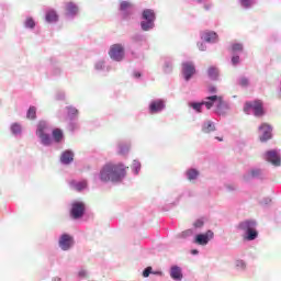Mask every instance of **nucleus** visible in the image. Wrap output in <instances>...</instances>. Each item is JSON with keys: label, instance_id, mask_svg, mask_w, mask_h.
<instances>
[{"label": "nucleus", "instance_id": "49", "mask_svg": "<svg viewBox=\"0 0 281 281\" xmlns=\"http://www.w3.org/2000/svg\"><path fill=\"white\" fill-rule=\"evenodd\" d=\"M271 203V198H263L260 201V205H269Z\"/></svg>", "mask_w": 281, "mask_h": 281}, {"label": "nucleus", "instance_id": "29", "mask_svg": "<svg viewBox=\"0 0 281 281\" xmlns=\"http://www.w3.org/2000/svg\"><path fill=\"white\" fill-rule=\"evenodd\" d=\"M46 23H56L58 22V13L54 10H48L45 15Z\"/></svg>", "mask_w": 281, "mask_h": 281}, {"label": "nucleus", "instance_id": "32", "mask_svg": "<svg viewBox=\"0 0 281 281\" xmlns=\"http://www.w3.org/2000/svg\"><path fill=\"white\" fill-rule=\"evenodd\" d=\"M218 69L216 68V66H211L207 69V76L210 78V80L216 81L218 80Z\"/></svg>", "mask_w": 281, "mask_h": 281}, {"label": "nucleus", "instance_id": "31", "mask_svg": "<svg viewBox=\"0 0 281 281\" xmlns=\"http://www.w3.org/2000/svg\"><path fill=\"white\" fill-rule=\"evenodd\" d=\"M94 69L95 71L99 72H104V71H109V67L106 66V61H104V59H100L94 64Z\"/></svg>", "mask_w": 281, "mask_h": 281}, {"label": "nucleus", "instance_id": "34", "mask_svg": "<svg viewBox=\"0 0 281 281\" xmlns=\"http://www.w3.org/2000/svg\"><path fill=\"white\" fill-rule=\"evenodd\" d=\"M131 170L132 173L137 177V175H139L140 170H142V162H139V160L134 159L132 165H131Z\"/></svg>", "mask_w": 281, "mask_h": 281}, {"label": "nucleus", "instance_id": "35", "mask_svg": "<svg viewBox=\"0 0 281 281\" xmlns=\"http://www.w3.org/2000/svg\"><path fill=\"white\" fill-rule=\"evenodd\" d=\"M239 5L243 10H251L256 5V0H239Z\"/></svg>", "mask_w": 281, "mask_h": 281}, {"label": "nucleus", "instance_id": "45", "mask_svg": "<svg viewBox=\"0 0 281 281\" xmlns=\"http://www.w3.org/2000/svg\"><path fill=\"white\" fill-rule=\"evenodd\" d=\"M132 57L134 60H144L145 56L144 53H137V52H132Z\"/></svg>", "mask_w": 281, "mask_h": 281}, {"label": "nucleus", "instance_id": "30", "mask_svg": "<svg viewBox=\"0 0 281 281\" xmlns=\"http://www.w3.org/2000/svg\"><path fill=\"white\" fill-rule=\"evenodd\" d=\"M146 41V37L142 33H135L131 36V42L134 43V45H142Z\"/></svg>", "mask_w": 281, "mask_h": 281}, {"label": "nucleus", "instance_id": "48", "mask_svg": "<svg viewBox=\"0 0 281 281\" xmlns=\"http://www.w3.org/2000/svg\"><path fill=\"white\" fill-rule=\"evenodd\" d=\"M198 48L200 49V52H205V49H207V45H205V43L200 42L198 43Z\"/></svg>", "mask_w": 281, "mask_h": 281}, {"label": "nucleus", "instance_id": "23", "mask_svg": "<svg viewBox=\"0 0 281 281\" xmlns=\"http://www.w3.org/2000/svg\"><path fill=\"white\" fill-rule=\"evenodd\" d=\"M9 131L13 137H21L23 135V125L19 122H13L10 124Z\"/></svg>", "mask_w": 281, "mask_h": 281}, {"label": "nucleus", "instance_id": "14", "mask_svg": "<svg viewBox=\"0 0 281 281\" xmlns=\"http://www.w3.org/2000/svg\"><path fill=\"white\" fill-rule=\"evenodd\" d=\"M246 183L254 181V179H265V170L258 167H252L243 176Z\"/></svg>", "mask_w": 281, "mask_h": 281}, {"label": "nucleus", "instance_id": "50", "mask_svg": "<svg viewBox=\"0 0 281 281\" xmlns=\"http://www.w3.org/2000/svg\"><path fill=\"white\" fill-rule=\"evenodd\" d=\"M78 276H79L80 278H87L88 272H87V270L81 269V270L78 272Z\"/></svg>", "mask_w": 281, "mask_h": 281}, {"label": "nucleus", "instance_id": "38", "mask_svg": "<svg viewBox=\"0 0 281 281\" xmlns=\"http://www.w3.org/2000/svg\"><path fill=\"white\" fill-rule=\"evenodd\" d=\"M244 46L241 43H233L232 44V54L240 55L243 54Z\"/></svg>", "mask_w": 281, "mask_h": 281}, {"label": "nucleus", "instance_id": "53", "mask_svg": "<svg viewBox=\"0 0 281 281\" xmlns=\"http://www.w3.org/2000/svg\"><path fill=\"white\" fill-rule=\"evenodd\" d=\"M53 76H60V68L59 67H55L53 69Z\"/></svg>", "mask_w": 281, "mask_h": 281}, {"label": "nucleus", "instance_id": "22", "mask_svg": "<svg viewBox=\"0 0 281 281\" xmlns=\"http://www.w3.org/2000/svg\"><path fill=\"white\" fill-rule=\"evenodd\" d=\"M201 131L205 134L214 133L216 131V123L212 120H204L201 124Z\"/></svg>", "mask_w": 281, "mask_h": 281}, {"label": "nucleus", "instance_id": "41", "mask_svg": "<svg viewBox=\"0 0 281 281\" xmlns=\"http://www.w3.org/2000/svg\"><path fill=\"white\" fill-rule=\"evenodd\" d=\"M27 120H36V106L31 105L26 112Z\"/></svg>", "mask_w": 281, "mask_h": 281}, {"label": "nucleus", "instance_id": "19", "mask_svg": "<svg viewBox=\"0 0 281 281\" xmlns=\"http://www.w3.org/2000/svg\"><path fill=\"white\" fill-rule=\"evenodd\" d=\"M171 280L181 281L183 280V269L177 265L171 266L169 270Z\"/></svg>", "mask_w": 281, "mask_h": 281}, {"label": "nucleus", "instance_id": "36", "mask_svg": "<svg viewBox=\"0 0 281 281\" xmlns=\"http://www.w3.org/2000/svg\"><path fill=\"white\" fill-rule=\"evenodd\" d=\"M194 234H195L194 228H189L178 234L177 238H182L183 240H188V238H192Z\"/></svg>", "mask_w": 281, "mask_h": 281}, {"label": "nucleus", "instance_id": "11", "mask_svg": "<svg viewBox=\"0 0 281 281\" xmlns=\"http://www.w3.org/2000/svg\"><path fill=\"white\" fill-rule=\"evenodd\" d=\"M262 158L268 164H271L274 168H280L281 166V150L280 149H269L263 155Z\"/></svg>", "mask_w": 281, "mask_h": 281}, {"label": "nucleus", "instance_id": "17", "mask_svg": "<svg viewBox=\"0 0 281 281\" xmlns=\"http://www.w3.org/2000/svg\"><path fill=\"white\" fill-rule=\"evenodd\" d=\"M199 177H201V171L194 167L188 168L184 171V179H187L189 183H196V181H199Z\"/></svg>", "mask_w": 281, "mask_h": 281}, {"label": "nucleus", "instance_id": "13", "mask_svg": "<svg viewBox=\"0 0 281 281\" xmlns=\"http://www.w3.org/2000/svg\"><path fill=\"white\" fill-rule=\"evenodd\" d=\"M196 74V66L193 61H183L182 63V78L186 82H190L194 75Z\"/></svg>", "mask_w": 281, "mask_h": 281}, {"label": "nucleus", "instance_id": "9", "mask_svg": "<svg viewBox=\"0 0 281 281\" xmlns=\"http://www.w3.org/2000/svg\"><path fill=\"white\" fill-rule=\"evenodd\" d=\"M147 111L149 115H159L166 111V99L155 98L148 103Z\"/></svg>", "mask_w": 281, "mask_h": 281}, {"label": "nucleus", "instance_id": "43", "mask_svg": "<svg viewBox=\"0 0 281 281\" xmlns=\"http://www.w3.org/2000/svg\"><path fill=\"white\" fill-rule=\"evenodd\" d=\"M237 85H239V87H249V78L241 76L237 79Z\"/></svg>", "mask_w": 281, "mask_h": 281}, {"label": "nucleus", "instance_id": "58", "mask_svg": "<svg viewBox=\"0 0 281 281\" xmlns=\"http://www.w3.org/2000/svg\"><path fill=\"white\" fill-rule=\"evenodd\" d=\"M53 281H63L60 278H54Z\"/></svg>", "mask_w": 281, "mask_h": 281}, {"label": "nucleus", "instance_id": "28", "mask_svg": "<svg viewBox=\"0 0 281 281\" xmlns=\"http://www.w3.org/2000/svg\"><path fill=\"white\" fill-rule=\"evenodd\" d=\"M234 265L236 271H238L239 273H245V271H247V261L243 259H236Z\"/></svg>", "mask_w": 281, "mask_h": 281}, {"label": "nucleus", "instance_id": "5", "mask_svg": "<svg viewBox=\"0 0 281 281\" xmlns=\"http://www.w3.org/2000/svg\"><path fill=\"white\" fill-rule=\"evenodd\" d=\"M140 30L143 32H151L155 27V22L157 21V14L153 9H145L140 14Z\"/></svg>", "mask_w": 281, "mask_h": 281}, {"label": "nucleus", "instance_id": "52", "mask_svg": "<svg viewBox=\"0 0 281 281\" xmlns=\"http://www.w3.org/2000/svg\"><path fill=\"white\" fill-rule=\"evenodd\" d=\"M203 9H204L206 12H210V10H212V3H204V4H203Z\"/></svg>", "mask_w": 281, "mask_h": 281}, {"label": "nucleus", "instance_id": "6", "mask_svg": "<svg viewBox=\"0 0 281 281\" xmlns=\"http://www.w3.org/2000/svg\"><path fill=\"white\" fill-rule=\"evenodd\" d=\"M244 113L246 115H255V117H262L265 115V108L262 106V102L260 100L247 101L244 104Z\"/></svg>", "mask_w": 281, "mask_h": 281}, {"label": "nucleus", "instance_id": "15", "mask_svg": "<svg viewBox=\"0 0 281 281\" xmlns=\"http://www.w3.org/2000/svg\"><path fill=\"white\" fill-rule=\"evenodd\" d=\"M131 8H133V4L126 0H121L119 5V12H121L122 20L123 21H131Z\"/></svg>", "mask_w": 281, "mask_h": 281}, {"label": "nucleus", "instance_id": "56", "mask_svg": "<svg viewBox=\"0 0 281 281\" xmlns=\"http://www.w3.org/2000/svg\"><path fill=\"white\" fill-rule=\"evenodd\" d=\"M191 255L192 256H199V250L198 249H192Z\"/></svg>", "mask_w": 281, "mask_h": 281}, {"label": "nucleus", "instance_id": "54", "mask_svg": "<svg viewBox=\"0 0 281 281\" xmlns=\"http://www.w3.org/2000/svg\"><path fill=\"white\" fill-rule=\"evenodd\" d=\"M209 93H216V87L214 86L209 87Z\"/></svg>", "mask_w": 281, "mask_h": 281}, {"label": "nucleus", "instance_id": "61", "mask_svg": "<svg viewBox=\"0 0 281 281\" xmlns=\"http://www.w3.org/2000/svg\"><path fill=\"white\" fill-rule=\"evenodd\" d=\"M196 1H201V0H196Z\"/></svg>", "mask_w": 281, "mask_h": 281}, {"label": "nucleus", "instance_id": "39", "mask_svg": "<svg viewBox=\"0 0 281 281\" xmlns=\"http://www.w3.org/2000/svg\"><path fill=\"white\" fill-rule=\"evenodd\" d=\"M128 150H131V144H127V143H120L119 144L120 155H127Z\"/></svg>", "mask_w": 281, "mask_h": 281}, {"label": "nucleus", "instance_id": "16", "mask_svg": "<svg viewBox=\"0 0 281 281\" xmlns=\"http://www.w3.org/2000/svg\"><path fill=\"white\" fill-rule=\"evenodd\" d=\"M272 133H273V127H271V125H269L267 123H262L259 126L260 142H269V139H271V137H273Z\"/></svg>", "mask_w": 281, "mask_h": 281}, {"label": "nucleus", "instance_id": "25", "mask_svg": "<svg viewBox=\"0 0 281 281\" xmlns=\"http://www.w3.org/2000/svg\"><path fill=\"white\" fill-rule=\"evenodd\" d=\"M206 103H207V99L206 101H202V102L190 101L188 105L190 106V109H193L195 113H203V106L207 108Z\"/></svg>", "mask_w": 281, "mask_h": 281}, {"label": "nucleus", "instance_id": "42", "mask_svg": "<svg viewBox=\"0 0 281 281\" xmlns=\"http://www.w3.org/2000/svg\"><path fill=\"white\" fill-rule=\"evenodd\" d=\"M205 225V221L203 218H198L194 223H193V231L196 232V229H203Z\"/></svg>", "mask_w": 281, "mask_h": 281}, {"label": "nucleus", "instance_id": "20", "mask_svg": "<svg viewBox=\"0 0 281 281\" xmlns=\"http://www.w3.org/2000/svg\"><path fill=\"white\" fill-rule=\"evenodd\" d=\"M175 69V58L167 56L162 58V71L164 74H171Z\"/></svg>", "mask_w": 281, "mask_h": 281}, {"label": "nucleus", "instance_id": "27", "mask_svg": "<svg viewBox=\"0 0 281 281\" xmlns=\"http://www.w3.org/2000/svg\"><path fill=\"white\" fill-rule=\"evenodd\" d=\"M66 112H67V120H78V115H80L78 108L74 105H67Z\"/></svg>", "mask_w": 281, "mask_h": 281}, {"label": "nucleus", "instance_id": "2", "mask_svg": "<svg viewBox=\"0 0 281 281\" xmlns=\"http://www.w3.org/2000/svg\"><path fill=\"white\" fill-rule=\"evenodd\" d=\"M258 223L255 220H245L239 222L236 226L238 232H241V237L247 243H251L258 238Z\"/></svg>", "mask_w": 281, "mask_h": 281}, {"label": "nucleus", "instance_id": "47", "mask_svg": "<svg viewBox=\"0 0 281 281\" xmlns=\"http://www.w3.org/2000/svg\"><path fill=\"white\" fill-rule=\"evenodd\" d=\"M55 100H65V93L63 91L56 92Z\"/></svg>", "mask_w": 281, "mask_h": 281}, {"label": "nucleus", "instance_id": "26", "mask_svg": "<svg viewBox=\"0 0 281 281\" xmlns=\"http://www.w3.org/2000/svg\"><path fill=\"white\" fill-rule=\"evenodd\" d=\"M60 161L64 166H69L74 161V151L67 149L60 156Z\"/></svg>", "mask_w": 281, "mask_h": 281}, {"label": "nucleus", "instance_id": "59", "mask_svg": "<svg viewBox=\"0 0 281 281\" xmlns=\"http://www.w3.org/2000/svg\"><path fill=\"white\" fill-rule=\"evenodd\" d=\"M216 139H217L218 142H223V138H221V137H216Z\"/></svg>", "mask_w": 281, "mask_h": 281}, {"label": "nucleus", "instance_id": "37", "mask_svg": "<svg viewBox=\"0 0 281 281\" xmlns=\"http://www.w3.org/2000/svg\"><path fill=\"white\" fill-rule=\"evenodd\" d=\"M63 137H64L63 130H60V128L53 130L54 142H57V143L63 142Z\"/></svg>", "mask_w": 281, "mask_h": 281}, {"label": "nucleus", "instance_id": "21", "mask_svg": "<svg viewBox=\"0 0 281 281\" xmlns=\"http://www.w3.org/2000/svg\"><path fill=\"white\" fill-rule=\"evenodd\" d=\"M78 14V4L75 2H67L66 3V16L67 19H76Z\"/></svg>", "mask_w": 281, "mask_h": 281}, {"label": "nucleus", "instance_id": "3", "mask_svg": "<svg viewBox=\"0 0 281 281\" xmlns=\"http://www.w3.org/2000/svg\"><path fill=\"white\" fill-rule=\"evenodd\" d=\"M207 103L206 109L210 111L212 106H215V115L225 116L229 111V103L223 100V97L216 94L206 97Z\"/></svg>", "mask_w": 281, "mask_h": 281}, {"label": "nucleus", "instance_id": "7", "mask_svg": "<svg viewBox=\"0 0 281 281\" xmlns=\"http://www.w3.org/2000/svg\"><path fill=\"white\" fill-rule=\"evenodd\" d=\"M87 214V204L82 201H74L70 204L69 216L71 221H80Z\"/></svg>", "mask_w": 281, "mask_h": 281}, {"label": "nucleus", "instance_id": "1", "mask_svg": "<svg viewBox=\"0 0 281 281\" xmlns=\"http://www.w3.org/2000/svg\"><path fill=\"white\" fill-rule=\"evenodd\" d=\"M127 168L122 162H108L94 175V179L101 183H122L126 178Z\"/></svg>", "mask_w": 281, "mask_h": 281}, {"label": "nucleus", "instance_id": "51", "mask_svg": "<svg viewBox=\"0 0 281 281\" xmlns=\"http://www.w3.org/2000/svg\"><path fill=\"white\" fill-rule=\"evenodd\" d=\"M133 78H135L136 80H139V78H142V72L134 70Z\"/></svg>", "mask_w": 281, "mask_h": 281}, {"label": "nucleus", "instance_id": "40", "mask_svg": "<svg viewBox=\"0 0 281 281\" xmlns=\"http://www.w3.org/2000/svg\"><path fill=\"white\" fill-rule=\"evenodd\" d=\"M25 30H34L36 27V22L32 18H26L24 21Z\"/></svg>", "mask_w": 281, "mask_h": 281}, {"label": "nucleus", "instance_id": "8", "mask_svg": "<svg viewBox=\"0 0 281 281\" xmlns=\"http://www.w3.org/2000/svg\"><path fill=\"white\" fill-rule=\"evenodd\" d=\"M125 56H126V49L124 48L123 44L117 43L110 46L109 57L114 63H122Z\"/></svg>", "mask_w": 281, "mask_h": 281}, {"label": "nucleus", "instance_id": "46", "mask_svg": "<svg viewBox=\"0 0 281 281\" xmlns=\"http://www.w3.org/2000/svg\"><path fill=\"white\" fill-rule=\"evenodd\" d=\"M151 273H153V267L149 266L143 270V278H149Z\"/></svg>", "mask_w": 281, "mask_h": 281}, {"label": "nucleus", "instance_id": "55", "mask_svg": "<svg viewBox=\"0 0 281 281\" xmlns=\"http://www.w3.org/2000/svg\"><path fill=\"white\" fill-rule=\"evenodd\" d=\"M226 189L228 190V192H234V190H236V188L234 186H226Z\"/></svg>", "mask_w": 281, "mask_h": 281}, {"label": "nucleus", "instance_id": "57", "mask_svg": "<svg viewBox=\"0 0 281 281\" xmlns=\"http://www.w3.org/2000/svg\"><path fill=\"white\" fill-rule=\"evenodd\" d=\"M151 274L153 276H162V272L161 271H153L151 270Z\"/></svg>", "mask_w": 281, "mask_h": 281}, {"label": "nucleus", "instance_id": "60", "mask_svg": "<svg viewBox=\"0 0 281 281\" xmlns=\"http://www.w3.org/2000/svg\"><path fill=\"white\" fill-rule=\"evenodd\" d=\"M181 199V195H178V200H177V203H179V200Z\"/></svg>", "mask_w": 281, "mask_h": 281}, {"label": "nucleus", "instance_id": "18", "mask_svg": "<svg viewBox=\"0 0 281 281\" xmlns=\"http://www.w3.org/2000/svg\"><path fill=\"white\" fill-rule=\"evenodd\" d=\"M201 38L204 41V43H218V34L214 31H204L201 33Z\"/></svg>", "mask_w": 281, "mask_h": 281}, {"label": "nucleus", "instance_id": "24", "mask_svg": "<svg viewBox=\"0 0 281 281\" xmlns=\"http://www.w3.org/2000/svg\"><path fill=\"white\" fill-rule=\"evenodd\" d=\"M69 186L71 190H76V192H82V190H87L88 182L87 180H82V181L71 180L69 182Z\"/></svg>", "mask_w": 281, "mask_h": 281}, {"label": "nucleus", "instance_id": "10", "mask_svg": "<svg viewBox=\"0 0 281 281\" xmlns=\"http://www.w3.org/2000/svg\"><path fill=\"white\" fill-rule=\"evenodd\" d=\"M57 245L61 251H71L76 245V239L69 233L59 235Z\"/></svg>", "mask_w": 281, "mask_h": 281}, {"label": "nucleus", "instance_id": "44", "mask_svg": "<svg viewBox=\"0 0 281 281\" xmlns=\"http://www.w3.org/2000/svg\"><path fill=\"white\" fill-rule=\"evenodd\" d=\"M231 63H232L233 67H238V65H240V55L233 54V56L231 58Z\"/></svg>", "mask_w": 281, "mask_h": 281}, {"label": "nucleus", "instance_id": "4", "mask_svg": "<svg viewBox=\"0 0 281 281\" xmlns=\"http://www.w3.org/2000/svg\"><path fill=\"white\" fill-rule=\"evenodd\" d=\"M52 132V125L47 121H40L36 126L35 135L40 139V144L42 146H45L46 148L49 147L52 144V135L49 133Z\"/></svg>", "mask_w": 281, "mask_h": 281}, {"label": "nucleus", "instance_id": "12", "mask_svg": "<svg viewBox=\"0 0 281 281\" xmlns=\"http://www.w3.org/2000/svg\"><path fill=\"white\" fill-rule=\"evenodd\" d=\"M214 239V232L212 229L206 231L205 233H198L193 237V245H199L200 247H206L210 245V240Z\"/></svg>", "mask_w": 281, "mask_h": 281}, {"label": "nucleus", "instance_id": "33", "mask_svg": "<svg viewBox=\"0 0 281 281\" xmlns=\"http://www.w3.org/2000/svg\"><path fill=\"white\" fill-rule=\"evenodd\" d=\"M80 128V124L78 123V119L68 120L67 130L70 133H76Z\"/></svg>", "mask_w": 281, "mask_h": 281}]
</instances>
